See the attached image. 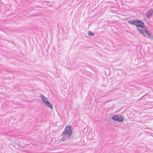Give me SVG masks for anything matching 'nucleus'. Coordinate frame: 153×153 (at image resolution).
<instances>
[{"instance_id":"nucleus-1","label":"nucleus","mask_w":153,"mask_h":153,"mask_svg":"<svg viewBox=\"0 0 153 153\" xmlns=\"http://www.w3.org/2000/svg\"><path fill=\"white\" fill-rule=\"evenodd\" d=\"M72 131L73 129L71 126H67L61 134L62 136H64L60 139V141L64 142L68 140L71 136Z\"/></svg>"},{"instance_id":"nucleus-2","label":"nucleus","mask_w":153,"mask_h":153,"mask_svg":"<svg viewBox=\"0 0 153 153\" xmlns=\"http://www.w3.org/2000/svg\"><path fill=\"white\" fill-rule=\"evenodd\" d=\"M128 22L129 24L135 25L137 27L144 28L145 26L144 22L140 20L132 19Z\"/></svg>"},{"instance_id":"nucleus-3","label":"nucleus","mask_w":153,"mask_h":153,"mask_svg":"<svg viewBox=\"0 0 153 153\" xmlns=\"http://www.w3.org/2000/svg\"><path fill=\"white\" fill-rule=\"evenodd\" d=\"M40 97L42 99V101L44 102L45 105L50 107L51 109H53V107L52 105L49 102L48 99L42 94L40 95Z\"/></svg>"},{"instance_id":"nucleus-4","label":"nucleus","mask_w":153,"mask_h":153,"mask_svg":"<svg viewBox=\"0 0 153 153\" xmlns=\"http://www.w3.org/2000/svg\"><path fill=\"white\" fill-rule=\"evenodd\" d=\"M113 120L119 122H122L124 121V117L122 115H115L112 117Z\"/></svg>"},{"instance_id":"nucleus-5","label":"nucleus","mask_w":153,"mask_h":153,"mask_svg":"<svg viewBox=\"0 0 153 153\" xmlns=\"http://www.w3.org/2000/svg\"><path fill=\"white\" fill-rule=\"evenodd\" d=\"M153 14V8L149 10L146 13V15L147 18L149 19L151 17Z\"/></svg>"},{"instance_id":"nucleus-6","label":"nucleus","mask_w":153,"mask_h":153,"mask_svg":"<svg viewBox=\"0 0 153 153\" xmlns=\"http://www.w3.org/2000/svg\"><path fill=\"white\" fill-rule=\"evenodd\" d=\"M144 31L147 36V37L151 39H153V35L150 33L149 31L147 30L146 29H145Z\"/></svg>"},{"instance_id":"nucleus-7","label":"nucleus","mask_w":153,"mask_h":153,"mask_svg":"<svg viewBox=\"0 0 153 153\" xmlns=\"http://www.w3.org/2000/svg\"><path fill=\"white\" fill-rule=\"evenodd\" d=\"M137 30L140 32L141 34L143 35L145 37H146L144 33V30L145 29H140L138 27H137Z\"/></svg>"},{"instance_id":"nucleus-8","label":"nucleus","mask_w":153,"mask_h":153,"mask_svg":"<svg viewBox=\"0 0 153 153\" xmlns=\"http://www.w3.org/2000/svg\"><path fill=\"white\" fill-rule=\"evenodd\" d=\"M88 34L89 36H93L94 35V33L90 31H88Z\"/></svg>"}]
</instances>
